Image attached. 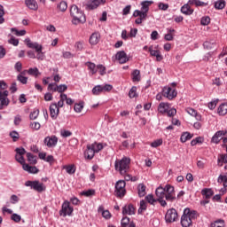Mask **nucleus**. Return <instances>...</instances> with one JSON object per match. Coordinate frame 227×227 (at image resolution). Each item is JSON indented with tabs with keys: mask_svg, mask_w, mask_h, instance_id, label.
<instances>
[{
	"mask_svg": "<svg viewBox=\"0 0 227 227\" xmlns=\"http://www.w3.org/2000/svg\"><path fill=\"white\" fill-rule=\"evenodd\" d=\"M196 217H198V212H196V210H192L189 207L184 208L183 215L181 216V226H192V221H194Z\"/></svg>",
	"mask_w": 227,
	"mask_h": 227,
	"instance_id": "1",
	"label": "nucleus"
},
{
	"mask_svg": "<svg viewBox=\"0 0 227 227\" xmlns=\"http://www.w3.org/2000/svg\"><path fill=\"white\" fill-rule=\"evenodd\" d=\"M115 171H118L120 175L125 176L130 169V158L122 157L121 160H116L114 162Z\"/></svg>",
	"mask_w": 227,
	"mask_h": 227,
	"instance_id": "2",
	"label": "nucleus"
},
{
	"mask_svg": "<svg viewBox=\"0 0 227 227\" xmlns=\"http://www.w3.org/2000/svg\"><path fill=\"white\" fill-rule=\"evenodd\" d=\"M6 88H8L6 82L0 81V109H4L10 105V99L8 98L10 92L6 90Z\"/></svg>",
	"mask_w": 227,
	"mask_h": 227,
	"instance_id": "3",
	"label": "nucleus"
},
{
	"mask_svg": "<svg viewBox=\"0 0 227 227\" xmlns=\"http://www.w3.org/2000/svg\"><path fill=\"white\" fill-rule=\"evenodd\" d=\"M70 15L73 17V24H79V22H86V16L84 12L77 7V5L73 4L70 8Z\"/></svg>",
	"mask_w": 227,
	"mask_h": 227,
	"instance_id": "4",
	"label": "nucleus"
},
{
	"mask_svg": "<svg viewBox=\"0 0 227 227\" xmlns=\"http://www.w3.org/2000/svg\"><path fill=\"white\" fill-rule=\"evenodd\" d=\"M26 187H30V189H33V191H36V192H43L46 191L47 187L43 183H40V181L35 180V181H27L25 182Z\"/></svg>",
	"mask_w": 227,
	"mask_h": 227,
	"instance_id": "5",
	"label": "nucleus"
},
{
	"mask_svg": "<svg viewBox=\"0 0 227 227\" xmlns=\"http://www.w3.org/2000/svg\"><path fill=\"white\" fill-rule=\"evenodd\" d=\"M126 185L127 184L124 180H119L116 182L114 194L117 198H123L125 194H127V190L125 189Z\"/></svg>",
	"mask_w": 227,
	"mask_h": 227,
	"instance_id": "6",
	"label": "nucleus"
},
{
	"mask_svg": "<svg viewBox=\"0 0 227 227\" xmlns=\"http://www.w3.org/2000/svg\"><path fill=\"white\" fill-rule=\"evenodd\" d=\"M74 213V207L70 206V201L65 200L62 203L61 210L59 211V215L63 217H67V215L70 216Z\"/></svg>",
	"mask_w": 227,
	"mask_h": 227,
	"instance_id": "7",
	"label": "nucleus"
},
{
	"mask_svg": "<svg viewBox=\"0 0 227 227\" xmlns=\"http://www.w3.org/2000/svg\"><path fill=\"white\" fill-rule=\"evenodd\" d=\"M165 200L167 201H175L176 200L175 187L171 186V184L165 185Z\"/></svg>",
	"mask_w": 227,
	"mask_h": 227,
	"instance_id": "8",
	"label": "nucleus"
},
{
	"mask_svg": "<svg viewBox=\"0 0 227 227\" xmlns=\"http://www.w3.org/2000/svg\"><path fill=\"white\" fill-rule=\"evenodd\" d=\"M113 90V85L105 84V85H96L92 89V93L94 95H100L101 93H106V91H111Z\"/></svg>",
	"mask_w": 227,
	"mask_h": 227,
	"instance_id": "9",
	"label": "nucleus"
},
{
	"mask_svg": "<svg viewBox=\"0 0 227 227\" xmlns=\"http://www.w3.org/2000/svg\"><path fill=\"white\" fill-rule=\"evenodd\" d=\"M178 219V213L176 209L170 208L167 211L165 215V221L166 223H175Z\"/></svg>",
	"mask_w": 227,
	"mask_h": 227,
	"instance_id": "10",
	"label": "nucleus"
},
{
	"mask_svg": "<svg viewBox=\"0 0 227 227\" xmlns=\"http://www.w3.org/2000/svg\"><path fill=\"white\" fill-rule=\"evenodd\" d=\"M176 95H178V92L176 89H173L171 87L163 88V97H165L168 100H173V98H176Z\"/></svg>",
	"mask_w": 227,
	"mask_h": 227,
	"instance_id": "11",
	"label": "nucleus"
},
{
	"mask_svg": "<svg viewBox=\"0 0 227 227\" xmlns=\"http://www.w3.org/2000/svg\"><path fill=\"white\" fill-rule=\"evenodd\" d=\"M25 43L28 49H34L35 52H41V51H43V46L36 42L33 43L31 42V39L29 37L25 39Z\"/></svg>",
	"mask_w": 227,
	"mask_h": 227,
	"instance_id": "12",
	"label": "nucleus"
},
{
	"mask_svg": "<svg viewBox=\"0 0 227 227\" xmlns=\"http://www.w3.org/2000/svg\"><path fill=\"white\" fill-rule=\"evenodd\" d=\"M101 4H106V0H91L86 4V10H97Z\"/></svg>",
	"mask_w": 227,
	"mask_h": 227,
	"instance_id": "13",
	"label": "nucleus"
},
{
	"mask_svg": "<svg viewBox=\"0 0 227 227\" xmlns=\"http://www.w3.org/2000/svg\"><path fill=\"white\" fill-rule=\"evenodd\" d=\"M44 144L48 148H54L58 145V137L55 135L51 136V137H46L44 138Z\"/></svg>",
	"mask_w": 227,
	"mask_h": 227,
	"instance_id": "14",
	"label": "nucleus"
},
{
	"mask_svg": "<svg viewBox=\"0 0 227 227\" xmlns=\"http://www.w3.org/2000/svg\"><path fill=\"white\" fill-rule=\"evenodd\" d=\"M115 59H117L121 65H123L129 61V57H127V53L124 51H121L116 53Z\"/></svg>",
	"mask_w": 227,
	"mask_h": 227,
	"instance_id": "15",
	"label": "nucleus"
},
{
	"mask_svg": "<svg viewBox=\"0 0 227 227\" xmlns=\"http://www.w3.org/2000/svg\"><path fill=\"white\" fill-rule=\"evenodd\" d=\"M59 115V109L56 103H52L50 106V116L52 120H57L58 116Z\"/></svg>",
	"mask_w": 227,
	"mask_h": 227,
	"instance_id": "16",
	"label": "nucleus"
},
{
	"mask_svg": "<svg viewBox=\"0 0 227 227\" xmlns=\"http://www.w3.org/2000/svg\"><path fill=\"white\" fill-rule=\"evenodd\" d=\"M95 153H96L90 144L87 145L86 150L83 153L85 159L91 160L93 157H95Z\"/></svg>",
	"mask_w": 227,
	"mask_h": 227,
	"instance_id": "17",
	"label": "nucleus"
},
{
	"mask_svg": "<svg viewBox=\"0 0 227 227\" xmlns=\"http://www.w3.org/2000/svg\"><path fill=\"white\" fill-rule=\"evenodd\" d=\"M226 134H227L226 130H219L215 132L211 139L212 143H215V145L219 144V141L223 139V136H226Z\"/></svg>",
	"mask_w": 227,
	"mask_h": 227,
	"instance_id": "18",
	"label": "nucleus"
},
{
	"mask_svg": "<svg viewBox=\"0 0 227 227\" xmlns=\"http://www.w3.org/2000/svg\"><path fill=\"white\" fill-rule=\"evenodd\" d=\"M122 214L123 215H134L136 214V208L132 204L125 205L122 207Z\"/></svg>",
	"mask_w": 227,
	"mask_h": 227,
	"instance_id": "19",
	"label": "nucleus"
},
{
	"mask_svg": "<svg viewBox=\"0 0 227 227\" xmlns=\"http://www.w3.org/2000/svg\"><path fill=\"white\" fill-rule=\"evenodd\" d=\"M151 4H153V1H144L141 3V10L144 15L148 17V12L150 10Z\"/></svg>",
	"mask_w": 227,
	"mask_h": 227,
	"instance_id": "20",
	"label": "nucleus"
},
{
	"mask_svg": "<svg viewBox=\"0 0 227 227\" xmlns=\"http://www.w3.org/2000/svg\"><path fill=\"white\" fill-rule=\"evenodd\" d=\"M155 194L158 200H164V198L166 199V186H159L155 191Z\"/></svg>",
	"mask_w": 227,
	"mask_h": 227,
	"instance_id": "21",
	"label": "nucleus"
},
{
	"mask_svg": "<svg viewBox=\"0 0 227 227\" xmlns=\"http://www.w3.org/2000/svg\"><path fill=\"white\" fill-rule=\"evenodd\" d=\"M149 52L151 56H154L156 58V61H162L163 57L159 50H153L151 46L149 47Z\"/></svg>",
	"mask_w": 227,
	"mask_h": 227,
	"instance_id": "22",
	"label": "nucleus"
},
{
	"mask_svg": "<svg viewBox=\"0 0 227 227\" xmlns=\"http://www.w3.org/2000/svg\"><path fill=\"white\" fill-rule=\"evenodd\" d=\"M181 12H183L184 15H192L194 9L191 8L190 4H185L181 7Z\"/></svg>",
	"mask_w": 227,
	"mask_h": 227,
	"instance_id": "23",
	"label": "nucleus"
},
{
	"mask_svg": "<svg viewBox=\"0 0 227 227\" xmlns=\"http://www.w3.org/2000/svg\"><path fill=\"white\" fill-rule=\"evenodd\" d=\"M169 109V104L161 102L158 106V112L160 114H166L167 111Z\"/></svg>",
	"mask_w": 227,
	"mask_h": 227,
	"instance_id": "24",
	"label": "nucleus"
},
{
	"mask_svg": "<svg viewBox=\"0 0 227 227\" xmlns=\"http://www.w3.org/2000/svg\"><path fill=\"white\" fill-rule=\"evenodd\" d=\"M201 194L206 200H210L214 196V191L210 188H204L201 191Z\"/></svg>",
	"mask_w": 227,
	"mask_h": 227,
	"instance_id": "25",
	"label": "nucleus"
},
{
	"mask_svg": "<svg viewBox=\"0 0 227 227\" xmlns=\"http://www.w3.org/2000/svg\"><path fill=\"white\" fill-rule=\"evenodd\" d=\"M100 42V34L94 33L90 37V45H97Z\"/></svg>",
	"mask_w": 227,
	"mask_h": 227,
	"instance_id": "26",
	"label": "nucleus"
},
{
	"mask_svg": "<svg viewBox=\"0 0 227 227\" xmlns=\"http://www.w3.org/2000/svg\"><path fill=\"white\" fill-rule=\"evenodd\" d=\"M131 79L133 82H139V81H141V71L138 69L133 70L131 73Z\"/></svg>",
	"mask_w": 227,
	"mask_h": 227,
	"instance_id": "27",
	"label": "nucleus"
},
{
	"mask_svg": "<svg viewBox=\"0 0 227 227\" xmlns=\"http://www.w3.org/2000/svg\"><path fill=\"white\" fill-rule=\"evenodd\" d=\"M25 3L29 10H38V3L35 0H25Z\"/></svg>",
	"mask_w": 227,
	"mask_h": 227,
	"instance_id": "28",
	"label": "nucleus"
},
{
	"mask_svg": "<svg viewBox=\"0 0 227 227\" xmlns=\"http://www.w3.org/2000/svg\"><path fill=\"white\" fill-rule=\"evenodd\" d=\"M214 8L215 10H224L226 8V0H217L215 2Z\"/></svg>",
	"mask_w": 227,
	"mask_h": 227,
	"instance_id": "29",
	"label": "nucleus"
},
{
	"mask_svg": "<svg viewBox=\"0 0 227 227\" xmlns=\"http://www.w3.org/2000/svg\"><path fill=\"white\" fill-rule=\"evenodd\" d=\"M137 192L139 198L146 196V186L144 184H139L137 185Z\"/></svg>",
	"mask_w": 227,
	"mask_h": 227,
	"instance_id": "30",
	"label": "nucleus"
},
{
	"mask_svg": "<svg viewBox=\"0 0 227 227\" xmlns=\"http://www.w3.org/2000/svg\"><path fill=\"white\" fill-rule=\"evenodd\" d=\"M23 169L24 171H27V173H32V174H36L38 173V169L36 167H32V166H29L28 164H23Z\"/></svg>",
	"mask_w": 227,
	"mask_h": 227,
	"instance_id": "31",
	"label": "nucleus"
},
{
	"mask_svg": "<svg viewBox=\"0 0 227 227\" xmlns=\"http://www.w3.org/2000/svg\"><path fill=\"white\" fill-rule=\"evenodd\" d=\"M186 113H188V114H190L191 116H194V118H196L198 121L201 120V115L198 114V112H196L194 108H186Z\"/></svg>",
	"mask_w": 227,
	"mask_h": 227,
	"instance_id": "32",
	"label": "nucleus"
},
{
	"mask_svg": "<svg viewBox=\"0 0 227 227\" xmlns=\"http://www.w3.org/2000/svg\"><path fill=\"white\" fill-rule=\"evenodd\" d=\"M87 67H88V68L90 70V75H95V74H97V72H98V66L95 65V63L88 62L87 63Z\"/></svg>",
	"mask_w": 227,
	"mask_h": 227,
	"instance_id": "33",
	"label": "nucleus"
},
{
	"mask_svg": "<svg viewBox=\"0 0 227 227\" xmlns=\"http://www.w3.org/2000/svg\"><path fill=\"white\" fill-rule=\"evenodd\" d=\"M98 212L102 213L105 219H111V213L109 210H104V206H99Z\"/></svg>",
	"mask_w": 227,
	"mask_h": 227,
	"instance_id": "34",
	"label": "nucleus"
},
{
	"mask_svg": "<svg viewBox=\"0 0 227 227\" xmlns=\"http://www.w3.org/2000/svg\"><path fill=\"white\" fill-rule=\"evenodd\" d=\"M92 150H94V153H98V152H101V150H104V145L101 143H93L90 144Z\"/></svg>",
	"mask_w": 227,
	"mask_h": 227,
	"instance_id": "35",
	"label": "nucleus"
},
{
	"mask_svg": "<svg viewBox=\"0 0 227 227\" xmlns=\"http://www.w3.org/2000/svg\"><path fill=\"white\" fill-rule=\"evenodd\" d=\"M203 47L204 49L210 51V49H214V47H215V40L206 41L203 43Z\"/></svg>",
	"mask_w": 227,
	"mask_h": 227,
	"instance_id": "36",
	"label": "nucleus"
},
{
	"mask_svg": "<svg viewBox=\"0 0 227 227\" xmlns=\"http://www.w3.org/2000/svg\"><path fill=\"white\" fill-rule=\"evenodd\" d=\"M218 114H220V116H224V114H227V104L226 103H223L219 106Z\"/></svg>",
	"mask_w": 227,
	"mask_h": 227,
	"instance_id": "37",
	"label": "nucleus"
},
{
	"mask_svg": "<svg viewBox=\"0 0 227 227\" xmlns=\"http://www.w3.org/2000/svg\"><path fill=\"white\" fill-rule=\"evenodd\" d=\"M190 139H192V135L189 132L183 133L180 137L181 143H186V141H189Z\"/></svg>",
	"mask_w": 227,
	"mask_h": 227,
	"instance_id": "38",
	"label": "nucleus"
},
{
	"mask_svg": "<svg viewBox=\"0 0 227 227\" xmlns=\"http://www.w3.org/2000/svg\"><path fill=\"white\" fill-rule=\"evenodd\" d=\"M218 184H223V187H227V176L220 175L217 179Z\"/></svg>",
	"mask_w": 227,
	"mask_h": 227,
	"instance_id": "39",
	"label": "nucleus"
},
{
	"mask_svg": "<svg viewBox=\"0 0 227 227\" xmlns=\"http://www.w3.org/2000/svg\"><path fill=\"white\" fill-rule=\"evenodd\" d=\"M218 184H223V187H227V176L220 175L217 179Z\"/></svg>",
	"mask_w": 227,
	"mask_h": 227,
	"instance_id": "40",
	"label": "nucleus"
},
{
	"mask_svg": "<svg viewBox=\"0 0 227 227\" xmlns=\"http://www.w3.org/2000/svg\"><path fill=\"white\" fill-rule=\"evenodd\" d=\"M57 8L59 10V12H67L68 4H67L65 1H61L59 4H58Z\"/></svg>",
	"mask_w": 227,
	"mask_h": 227,
	"instance_id": "41",
	"label": "nucleus"
},
{
	"mask_svg": "<svg viewBox=\"0 0 227 227\" xmlns=\"http://www.w3.org/2000/svg\"><path fill=\"white\" fill-rule=\"evenodd\" d=\"M27 74L38 77L40 75V71L38 70V67H31L27 70Z\"/></svg>",
	"mask_w": 227,
	"mask_h": 227,
	"instance_id": "42",
	"label": "nucleus"
},
{
	"mask_svg": "<svg viewBox=\"0 0 227 227\" xmlns=\"http://www.w3.org/2000/svg\"><path fill=\"white\" fill-rule=\"evenodd\" d=\"M218 166L223 167V164L227 163V154H222L218 157L217 160Z\"/></svg>",
	"mask_w": 227,
	"mask_h": 227,
	"instance_id": "43",
	"label": "nucleus"
},
{
	"mask_svg": "<svg viewBox=\"0 0 227 227\" xmlns=\"http://www.w3.org/2000/svg\"><path fill=\"white\" fill-rule=\"evenodd\" d=\"M129 98H137V87L133 86L129 91Z\"/></svg>",
	"mask_w": 227,
	"mask_h": 227,
	"instance_id": "44",
	"label": "nucleus"
},
{
	"mask_svg": "<svg viewBox=\"0 0 227 227\" xmlns=\"http://www.w3.org/2000/svg\"><path fill=\"white\" fill-rule=\"evenodd\" d=\"M188 4H192V5L194 4L198 7V6H207V4L205 2H201L200 0H189Z\"/></svg>",
	"mask_w": 227,
	"mask_h": 227,
	"instance_id": "45",
	"label": "nucleus"
},
{
	"mask_svg": "<svg viewBox=\"0 0 227 227\" xmlns=\"http://www.w3.org/2000/svg\"><path fill=\"white\" fill-rule=\"evenodd\" d=\"M63 168L66 169L68 175H74V173H75V166L74 165H66L63 167Z\"/></svg>",
	"mask_w": 227,
	"mask_h": 227,
	"instance_id": "46",
	"label": "nucleus"
},
{
	"mask_svg": "<svg viewBox=\"0 0 227 227\" xmlns=\"http://www.w3.org/2000/svg\"><path fill=\"white\" fill-rule=\"evenodd\" d=\"M68 90V86L67 84H60L57 87V93H60V95H64L65 91Z\"/></svg>",
	"mask_w": 227,
	"mask_h": 227,
	"instance_id": "47",
	"label": "nucleus"
},
{
	"mask_svg": "<svg viewBox=\"0 0 227 227\" xmlns=\"http://www.w3.org/2000/svg\"><path fill=\"white\" fill-rule=\"evenodd\" d=\"M145 200L147 201V203H149L150 205H155V203H157V199H155L153 197V194H148L145 197Z\"/></svg>",
	"mask_w": 227,
	"mask_h": 227,
	"instance_id": "48",
	"label": "nucleus"
},
{
	"mask_svg": "<svg viewBox=\"0 0 227 227\" xmlns=\"http://www.w3.org/2000/svg\"><path fill=\"white\" fill-rule=\"evenodd\" d=\"M67 99V94H60V100L56 103L57 106L59 107H63L65 106V100Z\"/></svg>",
	"mask_w": 227,
	"mask_h": 227,
	"instance_id": "49",
	"label": "nucleus"
},
{
	"mask_svg": "<svg viewBox=\"0 0 227 227\" xmlns=\"http://www.w3.org/2000/svg\"><path fill=\"white\" fill-rule=\"evenodd\" d=\"M12 33H13L16 36H24L26 35V30H18L17 28H11Z\"/></svg>",
	"mask_w": 227,
	"mask_h": 227,
	"instance_id": "50",
	"label": "nucleus"
},
{
	"mask_svg": "<svg viewBox=\"0 0 227 227\" xmlns=\"http://www.w3.org/2000/svg\"><path fill=\"white\" fill-rule=\"evenodd\" d=\"M48 91H52V93L58 92V83L56 82L49 83Z\"/></svg>",
	"mask_w": 227,
	"mask_h": 227,
	"instance_id": "51",
	"label": "nucleus"
},
{
	"mask_svg": "<svg viewBox=\"0 0 227 227\" xmlns=\"http://www.w3.org/2000/svg\"><path fill=\"white\" fill-rule=\"evenodd\" d=\"M27 159L28 162H31V164H36V156L33 155V153H27Z\"/></svg>",
	"mask_w": 227,
	"mask_h": 227,
	"instance_id": "52",
	"label": "nucleus"
},
{
	"mask_svg": "<svg viewBox=\"0 0 227 227\" xmlns=\"http://www.w3.org/2000/svg\"><path fill=\"white\" fill-rule=\"evenodd\" d=\"M146 208H147L146 201L141 200L140 207L138 208V214H143V212L146 211Z\"/></svg>",
	"mask_w": 227,
	"mask_h": 227,
	"instance_id": "53",
	"label": "nucleus"
},
{
	"mask_svg": "<svg viewBox=\"0 0 227 227\" xmlns=\"http://www.w3.org/2000/svg\"><path fill=\"white\" fill-rule=\"evenodd\" d=\"M163 143L162 138H159L154 140L153 143H151V146L152 148H159V146H160Z\"/></svg>",
	"mask_w": 227,
	"mask_h": 227,
	"instance_id": "54",
	"label": "nucleus"
},
{
	"mask_svg": "<svg viewBox=\"0 0 227 227\" xmlns=\"http://www.w3.org/2000/svg\"><path fill=\"white\" fill-rule=\"evenodd\" d=\"M130 224V218L125 216L121 221V227H127Z\"/></svg>",
	"mask_w": 227,
	"mask_h": 227,
	"instance_id": "55",
	"label": "nucleus"
},
{
	"mask_svg": "<svg viewBox=\"0 0 227 227\" xmlns=\"http://www.w3.org/2000/svg\"><path fill=\"white\" fill-rule=\"evenodd\" d=\"M38 114H40V110L39 109H35L29 114L30 120H36V118H38Z\"/></svg>",
	"mask_w": 227,
	"mask_h": 227,
	"instance_id": "56",
	"label": "nucleus"
},
{
	"mask_svg": "<svg viewBox=\"0 0 227 227\" xmlns=\"http://www.w3.org/2000/svg\"><path fill=\"white\" fill-rule=\"evenodd\" d=\"M82 196H86L87 198H90V196L95 195V190H87L81 192Z\"/></svg>",
	"mask_w": 227,
	"mask_h": 227,
	"instance_id": "57",
	"label": "nucleus"
},
{
	"mask_svg": "<svg viewBox=\"0 0 227 227\" xmlns=\"http://www.w3.org/2000/svg\"><path fill=\"white\" fill-rule=\"evenodd\" d=\"M74 109L75 113H81L84 109V103L75 104Z\"/></svg>",
	"mask_w": 227,
	"mask_h": 227,
	"instance_id": "58",
	"label": "nucleus"
},
{
	"mask_svg": "<svg viewBox=\"0 0 227 227\" xmlns=\"http://www.w3.org/2000/svg\"><path fill=\"white\" fill-rule=\"evenodd\" d=\"M203 143V138L201 137H196L195 139L191 141L192 146H196V145Z\"/></svg>",
	"mask_w": 227,
	"mask_h": 227,
	"instance_id": "59",
	"label": "nucleus"
},
{
	"mask_svg": "<svg viewBox=\"0 0 227 227\" xmlns=\"http://www.w3.org/2000/svg\"><path fill=\"white\" fill-rule=\"evenodd\" d=\"M11 219L12 221H14V223H20V221L22 220V216L14 213L12 215Z\"/></svg>",
	"mask_w": 227,
	"mask_h": 227,
	"instance_id": "60",
	"label": "nucleus"
},
{
	"mask_svg": "<svg viewBox=\"0 0 227 227\" xmlns=\"http://www.w3.org/2000/svg\"><path fill=\"white\" fill-rule=\"evenodd\" d=\"M17 79L21 84H27V77L22 74H18Z\"/></svg>",
	"mask_w": 227,
	"mask_h": 227,
	"instance_id": "61",
	"label": "nucleus"
},
{
	"mask_svg": "<svg viewBox=\"0 0 227 227\" xmlns=\"http://www.w3.org/2000/svg\"><path fill=\"white\" fill-rule=\"evenodd\" d=\"M209 22H210V17L208 16L202 17L200 20V24L202 26H208Z\"/></svg>",
	"mask_w": 227,
	"mask_h": 227,
	"instance_id": "62",
	"label": "nucleus"
},
{
	"mask_svg": "<svg viewBox=\"0 0 227 227\" xmlns=\"http://www.w3.org/2000/svg\"><path fill=\"white\" fill-rule=\"evenodd\" d=\"M211 227H224V220H217L215 223L211 224Z\"/></svg>",
	"mask_w": 227,
	"mask_h": 227,
	"instance_id": "63",
	"label": "nucleus"
},
{
	"mask_svg": "<svg viewBox=\"0 0 227 227\" xmlns=\"http://www.w3.org/2000/svg\"><path fill=\"white\" fill-rule=\"evenodd\" d=\"M106 67H104L103 65H98V72L101 74V75H106Z\"/></svg>",
	"mask_w": 227,
	"mask_h": 227,
	"instance_id": "64",
	"label": "nucleus"
}]
</instances>
